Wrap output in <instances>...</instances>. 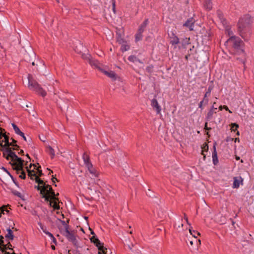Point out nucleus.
Here are the masks:
<instances>
[{"mask_svg":"<svg viewBox=\"0 0 254 254\" xmlns=\"http://www.w3.org/2000/svg\"><path fill=\"white\" fill-rule=\"evenodd\" d=\"M252 22V18L249 14L240 18L238 22V32L246 41H248L250 39L251 34L250 26Z\"/></svg>","mask_w":254,"mask_h":254,"instance_id":"obj_1","label":"nucleus"},{"mask_svg":"<svg viewBox=\"0 0 254 254\" xmlns=\"http://www.w3.org/2000/svg\"><path fill=\"white\" fill-rule=\"evenodd\" d=\"M227 42L232 44L233 48L236 51V54L242 56L241 58H236L237 60L245 64L246 62V53L244 50L245 44L243 41L239 37L232 36L227 40Z\"/></svg>","mask_w":254,"mask_h":254,"instance_id":"obj_2","label":"nucleus"},{"mask_svg":"<svg viewBox=\"0 0 254 254\" xmlns=\"http://www.w3.org/2000/svg\"><path fill=\"white\" fill-rule=\"evenodd\" d=\"M13 163L10 162L13 170H15L16 174H19V177L21 179H26V174L23 170L24 160L18 157L16 154L11 159Z\"/></svg>","mask_w":254,"mask_h":254,"instance_id":"obj_3","label":"nucleus"},{"mask_svg":"<svg viewBox=\"0 0 254 254\" xmlns=\"http://www.w3.org/2000/svg\"><path fill=\"white\" fill-rule=\"evenodd\" d=\"M27 78L28 80L27 87L30 90L35 91L40 94L42 97H45L47 95L46 92L34 78L32 74H29Z\"/></svg>","mask_w":254,"mask_h":254,"instance_id":"obj_4","label":"nucleus"},{"mask_svg":"<svg viewBox=\"0 0 254 254\" xmlns=\"http://www.w3.org/2000/svg\"><path fill=\"white\" fill-rule=\"evenodd\" d=\"M3 140L0 143V150L3 152V157L5 158L6 160H8L11 159L14 155L15 154V153L12 151V150L17 149L18 148H15L10 147V146H3L2 142Z\"/></svg>","mask_w":254,"mask_h":254,"instance_id":"obj_5","label":"nucleus"},{"mask_svg":"<svg viewBox=\"0 0 254 254\" xmlns=\"http://www.w3.org/2000/svg\"><path fill=\"white\" fill-rule=\"evenodd\" d=\"M63 234L67 239L71 242L75 246L77 247L78 246V241L74 235V231H70L69 229L67 230V229H66Z\"/></svg>","mask_w":254,"mask_h":254,"instance_id":"obj_6","label":"nucleus"},{"mask_svg":"<svg viewBox=\"0 0 254 254\" xmlns=\"http://www.w3.org/2000/svg\"><path fill=\"white\" fill-rule=\"evenodd\" d=\"M51 186L49 185H45V186H43L42 189H41V191L40 192V194L42 195V197L45 198V200L47 202H48L50 200V195L46 194V191L48 190L51 189Z\"/></svg>","mask_w":254,"mask_h":254,"instance_id":"obj_7","label":"nucleus"},{"mask_svg":"<svg viewBox=\"0 0 254 254\" xmlns=\"http://www.w3.org/2000/svg\"><path fill=\"white\" fill-rule=\"evenodd\" d=\"M105 75L110 77L112 80H116L118 77L117 75L113 71H107L104 68L101 71Z\"/></svg>","mask_w":254,"mask_h":254,"instance_id":"obj_8","label":"nucleus"},{"mask_svg":"<svg viewBox=\"0 0 254 254\" xmlns=\"http://www.w3.org/2000/svg\"><path fill=\"white\" fill-rule=\"evenodd\" d=\"M89 63L92 66H94L101 71H102V69H103V65L98 61L94 60L92 58L90 60Z\"/></svg>","mask_w":254,"mask_h":254,"instance_id":"obj_9","label":"nucleus"},{"mask_svg":"<svg viewBox=\"0 0 254 254\" xmlns=\"http://www.w3.org/2000/svg\"><path fill=\"white\" fill-rule=\"evenodd\" d=\"M151 106L156 111V113L159 114L161 112V107L159 106L157 101L155 99H153L151 101Z\"/></svg>","mask_w":254,"mask_h":254,"instance_id":"obj_10","label":"nucleus"},{"mask_svg":"<svg viewBox=\"0 0 254 254\" xmlns=\"http://www.w3.org/2000/svg\"><path fill=\"white\" fill-rule=\"evenodd\" d=\"M243 179L241 177H235L234 178V182L233 184V188H238L240 183L242 184Z\"/></svg>","mask_w":254,"mask_h":254,"instance_id":"obj_11","label":"nucleus"},{"mask_svg":"<svg viewBox=\"0 0 254 254\" xmlns=\"http://www.w3.org/2000/svg\"><path fill=\"white\" fill-rule=\"evenodd\" d=\"M82 158L84 160V163L86 165V167L88 169H90V168H92V164L90 161V158L89 156L86 154V153H84L82 156Z\"/></svg>","mask_w":254,"mask_h":254,"instance_id":"obj_12","label":"nucleus"},{"mask_svg":"<svg viewBox=\"0 0 254 254\" xmlns=\"http://www.w3.org/2000/svg\"><path fill=\"white\" fill-rule=\"evenodd\" d=\"M216 143H215L213 144V151L212 152L213 163L214 165H217V163H218V159L217 153L216 149Z\"/></svg>","mask_w":254,"mask_h":254,"instance_id":"obj_13","label":"nucleus"},{"mask_svg":"<svg viewBox=\"0 0 254 254\" xmlns=\"http://www.w3.org/2000/svg\"><path fill=\"white\" fill-rule=\"evenodd\" d=\"M194 20L192 18L188 19L187 21L183 24L184 26L187 27L190 30H193Z\"/></svg>","mask_w":254,"mask_h":254,"instance_id":"obj_14","label":"nucleus"},{"mask_svg":"<svg viewBox=\"0 0 254 254\" xmlns=\"http://www.w3.org/2000/svg\"><path fill=\"white\" fill-rule=\"evenodd\" d=\"M170 43L172 45H176L179 43V39L177 36H176L174 33H172L170 35Z\"/></svg>","mask_w":254,"mask_h":254,"instance_id":"obj_15","label":"nucleus"},{"mask_svg":"<svg viewBox=\"0 0 254 254\" xmlns=\"http://www.w3.org/2000/svg\"><path fill=\"white\" fill-rule=\"evenodd\" d=\"M46 194L50 195V200H59L58 198L56 197V194L52 188L46 191Z\"/></svg>","mask_w":254,"mask_h":254,"instance_id":"obj_16","label":"nucleus"},{"mask_svg":"<svg viewBox=\"0 0 254 254\" xmlns=\"http://www.w3.org/2000/svg\"><path fill=\"white\" fill-rule=\"evenodd\" d=\"M92 243L98 248L99 251L103 250V252L104 253L103 243H101L97 238L96 237Z\"/></svg>","mask_w":254,"mask_h":254,"instance_id":"obj_17","label":"nucleus"},{"mask_svg":"<svg viewBox=\"0 0 254 254\" xmlns=\"http://www.w3.org/2000/svg\"><path fill=\"white\" fill-rule=\"evenodd\" d=\"M216 110H217L216 107H211V108L210 109V110L209 111L207 114L206 120L207 121H210L212 119L213 114L214 113H216V112L215 111Z\"/></svg>","mask_w":254,"mask_h":254,"instance_id":"obj_18","label":"nucleus"},{"mask_svg":"<svg viewBox=\"0 0 254 254\" xmlns=\"http://www.w3.org/2000/svg\"><path fill=\"white\" fill-rule=\"evenodd\" d=\"M212 0H204L203 6L207 10H210L212 9Z\"/></svg>","mask_w":254,"mask_h":254,"instance_id":"obj_19","label":"nucleus"},{"mask_svg":"<svg viewBox=\"0 0 254 254\" xmlns=\"http://www.w3.org/2000/svg\"><path fill=\"white\" fill-rule=\"evenodd\" d=\"M3 137L4 139L5 144H3V146H12L13 147H16V148H19V146L17 144H12V143L9 142V137L7 135H4Z\"/></svg>","mask_w":254,"mask_h":254,"instance_id":"obj_20","label":"nucleus"},{"mask_svg":"<svg viewBox=\"0 0 254 254\" xmlns=\"http://www.w3.org/2000/svg\"><path fill=\"white\" fill-rule=\"evenodd\" d=\"M212 89H213V86L210 85L208 88L207 92L205 93L203 99L205 102L208 103V101H209L208 97L210 96L211 92Z\"/></svg>","mask_w":254,"mask_h":254,"instance_id":"obj_21","label":"nucleus"},{"mask_svg":"<svg viewBox=\"0 0 254 254\" xmlns=\"http://www.w3.org/2000/svg\"><path fill=\"white\" fill-rule=\"evenodd\" d=\"M26 168L27 171L28 172V176L29 177H30V179L31 180H34L33 177H35V178H36V177H38V176L35 173L34 170H29L28 167H26Z\"/></svg>","mask_w":254,"mask_h":254,"instance_id":"obj_22","label":"nucleus"},{"mask_svg":"<svg viewBox=\"0 0 254 254\" xmlns=\"http://www.w3.org/2000/svg\"><path fill=\"white\" fill-rule=\"evenodd\" d=\"M117 41L119 43L123 44L126 42L123 38L122 37L121 33L119 32H117Z\"/></svg>","mask_w":254,"mask_h":254,"instance_id":"obj_23","label":"nucleus"},{"mask_svg":"<svg viewBox=\"0 0 254 254\" xmlns=\"http://www.w3.org/2000/svg\"><path fill=\"white\" fill-rule=\"evenodd\" d=\"M7 231V234L5 235V238L10 240H13L14 236L12 230L10 228H8Z\"/></svg>","mask_w":254,"mask_h":254,"instance_id":"obj_24","label":"nucleus"},{"mask_svg":"<svg viewBox=\"0 0 254 254\" xmlns=\"http://www.w3.org/2000/svg\"><path fill=\"white\" fill-rule=\"evenodd\" d=\"M54 202H52L50 200L49 201V205L51 206H52L55 210H59L60 209V207L59 205L57 203V200H54Z\"/></svg>","mask_w":254,"mask_h":254,"instance_id":"obj_25","label":"nucleus"},{"mask_svg":"<svg viewBox=\"0 0 254 254\" xmlns=\"http://www.w3.org/2000/svg\"><path fill=\"white\" fill-rule=\"evenodd\" d=\"M47 152L51 156V158H53L55 156V151L54 149L50 146L47 147Z\"/></svg>","mask_w":254,"mask_h":254,"instance_id":"obj_26","label":"nucleus"},{"mask_svg":"<svg viewBox=\"0 0 254 254\" xmlns=\"http://www.w3.org/2000/svg\"><path fill=\"white\" fill-rule=\"evenodd\" d=\"M32 166H34V169H36L38 170V177H41L42 176L43 174L42 173V171L41 170H40L39 168H41V166H39V167L38 168H37V166L35 164H30V166H29V168H31Z\"/></svg>","mask_w":254,"mask_h":254,"instance_id":"obj_27","label":"nucleus"},{"mask_svg":"<svg viewBox=\"0 0 254 254\" xmlns=\"http://www.w3.org/2000/svg\"><path fill=\"white\" fill-rule=\"evenodd\" d=\"M12 126L15 131V132L17 134H23V132L22 131H20V130L19 129V128H18V127L14 124H12Z\"/></svg>","mask_w":254,"mask_h":254,"instance_id":"obj_28","label":"nucleus"},{"mask_svg":"<svg viewBox=\"0 0 254 254\" xmlns=\"http://www.w3.org/2000/svg\"><path fill=\"white\" fill-rule=\"evenodd\" d=\"M128 60L130 62H133V63L136 62H138L139 63H141L140 60L138 59H137L135 56H132H132H129L128 58Z\"/></svg>","mask_w":254,"mask_h":254,"instance_id":"obj_29","label":"nucleus"},{"mask_svg":"<svg viewBox=\"0 0 254 254\" xmlns=\"http://www.w3.org/2000/svg\"><path fill=\"white\" fill-rule=\"evenodd\" d=\"M8 247H6V245H3L2 246H3V248H1L0 247V251H1L2 253H4V252H5V250L6 249H9V250H12V249L11 248H10L9 247H11V245L10 244V243L9 242L8 243Z\"/></svg>","mask_w":254,"mask_h":254,"instance_id":"obj_30","label":"nucleus"},{"mask_svg":"<svg viewBox=\"0 0 254 254\" xmlns=\"http://www.w3.org/2000/svg\"><path fill=\"white\" fill-rule=\"evenodd\" d=\"M122 44L121 50L123 52L127 51L129 49V46L125 44V43Z\"/></svg>","mask_w":254,"mask_h":254,"instance_id":"obj_31","label":"nucleus"},{"mask_svg":"<svg viewBox=\"0 0 254 254\" xmlns=\"http://www.w3.org/2000/svg\"><path fill=\"white\" fill-rule=\"evenodd\" d=\"M35 182L38 184L39 185L41 186H45V183L42 180H41L38 177H36V178H35Z\"/></svg>","mask_w":254,"mask_h":254,"instance_id":"obj_32","label":"nucleus"},{"mask_svg":"<svg viewBox=\"0 0 254 254\" xmlns=\"http://www.w3.org/2000/svg\"><path fill=\"white\" fill-rule=\"evenodd\" d=\"M217 15L220 20L222 22L225 20L222 12L219 10L217 11Z\"/></svg>","mask_w":254,"mask_h":254,"instance_id":"obj_33","label":"nucleus"},{"mask_svg":"<svg viewBox=\"0 0 254 254\" xmlns=\"http://www.w3.org/2000/svg\"><path fill=\"white\" fill-rule=\"evenodd\" d=\"M7 206H3L0 207V217L2 213L4 214V212L6 211L7 213L9 212V211L7 209Z\"/></svg>","mask_w":254,"mask_h":254,"instance_id":"obj_34","label":"nucleus"},{"mask_svg":"<svg viewBox=\"0 0 254 254\" xmlns=\"http://www.w3.org/2000/svg\"><path fill=\"white\" fill-rule=\"evenodd\" d=\"M142 33H140L139 31H137V33L135 35V41L137 42L140 40H141L142 37Z\"/></svg>","mask_w":254,"mask_h":254,"instance_id":"obj_35","label":"nucleus"},{"mask_svg":"<svg viewBox=\"0 0 254 254\" xmlns=\"http://www.w3.org/2000/svg\"><path fill=\"white\" fill-rule=\"evenodd\" d=\"M82 57L83 59L86 60L88 61V62H90V60L92 59V57L89 54H83L82 55Z\"/></svg>","mask_w":254,"mask_h":254,"instance_id":"obj_36","label":"nucleus"},{"mask_svg":"<svg viewBox=\"0 0 254 254\" xmlns=\"http://www.w3.org/2000/svg\"><path fill=\"white\" fill-rule=\"evenodd\" d=\"M202 147V153L201 154L202 155H204L203 154V152L205 151H207L208 149V146L207 145V144L206 143H204L202 146L201 147Z\"/></svg>","mask_w":254,"mask_h":254,"instance_id":"obj_37","label":"nucleus"},{"mask_svg":"<svg viewBox=\"0 0 254 254\" xmlns=\"http://www.w3.org/2000/svg\"><path fill=\"white\" fill-rule=\"evenodd\" d=\"M189 231L190 233L194 237V238H196V235H200V233L199 232H195V231H192L190 228L189 229Z\"/></svg>","mask_w":254,"mask_h":254,"instance_id":"obj_38","label":"nucleus"},{"mask_svg":"<svg viewBox=\"0 0 254 254\" xmlns=\"http://www.w3.org/2000/svg\"><path fill=\"white\" fill-rule=\"evenodd\" d=\"M239 127V125L236 123L232 124L231 125V130L232 131H235L236 130H237V128Z\"/></svg>","mask_w":254,"mask_h":254,"instance_id":"obj_39","label":"nucleus"},{"mask_svg":"<svg viewBox=\"0 0 254 254\" xmlns=\"http://www.w3.org/2000/svg\"><path fill=\"white\" fill-rule=\"evenodd\" d=\"M208 103L205 102L204 100L203 99L200 102L198 107L199 108H201V109H203V106H205L207 105Z\"/></svg>","mask_w":254,"mask_h":254,"instance_id":"obj_40","label":"nucleus"},{"mask_svg":"<svg viewBox=\"0 0 254 254\" xmlns=\"http://www.w3.org/2000/svg\"><path fill=\"white\" fill-rule=\"evenodd\" d=\"M59 220L61 222L62 225L63 226H64L65 230H66V229H67V230L69 229V226L67 225V224L64 221H63V220H62L60 219H59Z\"/></svg>","mask_w":254,"mask_h":254,"instance_id":"obj_41","label":"nucleus"},{"mask_svg":"<svg viewBox=\"0 0 254 254\" xmlns=\"http://www.w3.org/2000/svg\"><path fill=\"white\" fill-rule=\"evenodd\" d=\"M220 110H222V109H225L226 111H228L229 113H232L231 111H230L227 106L224 105V106H220L219 107Z\"/></svg>","mask_w":254,"mask_h":254,"instance_id":"obj_42","label":"nucleus"},{"mask_svg":"<svg viewBox=\"0 0 254 254\" xmlns=\"http://www.w3.org/2000/svg\"><path fill=\"white\" fill-rule=\"evenodd\" d=\"M145 28L146 26L141 24L139 26L138 31H139L140 33H143Z\"/></svg>","mask_w":254,"mask_h":254,"instance_id":"obj_43","label":"nucleus"},{"mask_svg":"<svg viewBox=\"0 0 254 254\" xmlns=\"http://www.w3.org/2000/svg\"><path fill=\"white\" fill-rule=\"evenodd\" d=\"M64 7L62 8V11L63 12L65 11L66 12H68L69 11V8L67 7V6L63 4Z\"/></svg>","mask_w":254,"mask_h":254,"instance_id":"obj_44","label":"nucleus"},{"mask_svg":"<svg viewBox=\"0 0 254 254\" xmlns=\"http://www.w3.org/2000/svg\"><path fill=\"white\" fill-rule=\"evenodd\" d=\"M88 169L91 174H92L94 175L95 176H97V175H96V171L94 168H93V166L92 167V168H90V169Z\"/></svg>","mask_w":254,"mask_h":254,"instance_id":"obj_45","label":"nucleus"},{"mask_svg":"<svg viewBox=\"0 0 254 254\" xmlns=\"http://www.w3.org/2000/svg\"><path fill=\"white\" fill-rule=\"evenodd\" d=\"M38 225H39L40 228L42 230L43 232L44 233L45 231H47L46 228L42 225V224L40 222L38 223Z\"/></svg>","mask_w":254,"mask_h":254,"instance_id":"obj_46","label":"nucleus"},{"mask_svg":"<svg viewBox=\"0 0 254 254\" xmlns=\"http://www.w3.org/2000/svg\"><path fill=\"white\" fill-rule=\"evenodd\" d=\"M159 216L160 217V218H164L166 217V215L164 214V212L163 211H161L160 213H159L158 214Z\"/></svg>","mask_w":254,"mask_h":254,"instance_id":"obj_47","label":"nucleus"},{"mask_svg":"<svg viewBox=\"0 0 254 254\" xmlns=\"http://www.w3.org/2000/svg\"><path fill=\"white\" fill-rule=\"evenodd\" d=\"M44 233H45L46 235L49 236L51 239L54 237L52 233H51L50 232H49L47 231H44Z\"/></svg>","mask_w":254,"mask_h":254,"instance_id":"obj_48","label":"nucleus"},{"mask_svg":"<svg viewBox=\"0 0 254 254\" xmlns=\"http://www.w3.org/2000/svg\"><path fill=\"white\" fill-rule=\"evenodd\" d=\"M13 193L14 195L19 197H21V194L20 192H18V191H13Z\"/></svg>","mask_w":254,"mask_h":254,"instance_id":"obj_49","label":"nucleus"},{"mask_svg":"<svg viewBox=\"0 0 254 254\" xmlns=\"http://www.w3.org/2000/svg\"><path fill=\"white\" fill-rule=\"evenodd\" d=\"M184 219H185V220H186V221L187 223L189 226H190V224L189 223V222L188 218V217H187V215H186V213H184Z\"/></svg>","mask_w":254,"mask_h":254,"instance_id":"obj_50","label":"nucleus"},{"mask_svg":"<svg viewBox=\"0 0 254 254\" xmlns=\"http://www.w3.org/2000/svg\"><path fill=\"white\" fill-rule=\"evenodd\" d=\"M52 181L53 183V185H55V186H57V185L56 184H55V183L56 181H58L57 179L56 178H55V177H54V176H52Z\"/></svg>","mask_w":254,"mask_h":254,"instance_id":"obj_51","label":"nucleus"},{"mask_svg":"<svg viewBox=\"0 0 254 254\" xmlns=\"http://www.w3.org/2000/svg\"><path fill=\"white\" fill-rule=\"evenodd\" d=\"M10 176V177L11 178L13 183L17 186L18 187V183L16 181V180L14 179V178L12 176H11V175H9Z\"/></svg>","mask_w":254,"mask_h":254,"instance_id":"obj_52","label":"nucleus"},{"mask_svg":"<svg viewBox=\"0 0 254 254\" xmlns=\"http://www.w3.org/2000/svg\"><path fill=\"white\" fill-rule=\"evenodd\" d=\"M35 188L37 190H39L41 191V189L43 188V186H41L40 185L35 186Z\"/></svg>","mask_w":254,"mask_h":254,"instance_id":"obj_53","label":"nucleus"},{"mask_svg":"<svg viewBox=\"0 0 254 254\" xmlns=\"http://www.w3.org/2000/svg\"><path fill=\"white\" fill-rule=\"evenodd\" d=\"M0 131H1L0 132V138H1L2 137H3V135H6V134H5V132H4V133L3 132V131H5V130H4V129H2V130H0Z\"/></svg>","mask_w":254,"mask_h":254,"instance_id":"obj_54","label":"nucleus"},{"mask_svg":"<svg viewBox=\"0 0 254 254\" xmlns=\"http://www.w3.org/2000/svg\"><path fill=\"white\" fill-rule=\"evenodd\" d=\"M142 24L146 27L147 25L148 24V19H146Z\"/></svg>","mask_w":254,"mask_h":254,"instance_id":"obj_55","label":"nucleus"},{"mask_svg":"<svg viewBox=\"0 0 254 254\" xmlns=\"http://www.w3.org/2000/svg\"><path fill=\"white\" fill-rule=\"evenodd\" d=\"M142 24L146 27L147 25L148 24V19H146Z\"/></svg>","mask_w":254,"mask_h":254,"instance_id":"obj_56","label":"nucleus"},{"mask_svg":"<svg viewBox=\"0 0 254 254\" xmlns=\"http://www.w3.org/2000/svg\"><path fill=\"white\" fill-rule=\"evenodd\" d=\"M0 245H4L3 244V243H4V241H3V237L2 236H0Z\"/></svg>","mask_w":254,"mask_h":254,"instance_id":"obj_57","label":"nucleus"},{"mask_svg":"<svg viewBox=\"0 0 254 254\" xmlns=\"http://www.w3.org/2000/svg\"><path fill=\"white\" fill-rule=\"evenodd\" d=\"M228 34L229 36H233V33L230 29H227Z\"/></svg>","mask_w":254,"mask_h":254,"instance_id":"obj_58","label":"nucleus"},{"mask_svg":"<svg viewBox=\"0 0 254 254\" xmlns=\"http://www.w3.org/2000/svg\"><path fill=\"white\" fill-rule=\"evenodd\" d=\"M204 129H205L206 130H210L211 129V127H207V123H205V124Z\"/></svg>","mask_w":254,"mask_h":254,"instance_id":"obj_59","label":"nucleus"},{"mask_svg":"<svg viewBox=\"0 0 254 254\" xmlns=\"http://www.w3.org/2000/svg\"><path fill=\"white\" fill-rule=\"evenodd\" d=\"M18 135H20L21 136H22L23 138V139L25 140V141H27V139H26V137H25V136L24 135V134L23 133V134H19Z\"/></svg>","mask_w":254,"mask_h":254,"instance_id":"obj_60","label":"nucleus"},{"mask_svg":"<svg viewBox=\"0 0 254 254\" xmlns=\"http://www.w3.org/2000/svg\"><path fill=\"white\" fill-rule=\"evenodd\" d=\"M52 242H53L54 244H55L56 245V244H57V240H56V238H55L54 237H53L52 238Z\"/></svg>","mask_w":254,"mask_h":254,"instance_id":"obj_61","label":"nucleus"},{"mask_svg":"<svg viewBox=\"0 0 254 254\" xmlns=\"http://www.w3.org/2000/svg\"><path fill=\"white\" fill-rule=\"evenodd\" d=\"M96 238V236H93L91 238H90V241L92 243L93 242V241L94 240V239H95Z\"/></svg>","mask_w":254,"mask_h":254,"instance_id":"obj_62","label":"nucleus"},{"mask_svg":"<svg viewBox=\"0 0 254 254\" xmlns=\"http://www.w3.org/2000/svg\"><path fill=\"white\" fill-rule=\"evenodd\" d=\"M11 140H12V144H16L15 143H16L17 141L14 140L13 138H11Z\"/></svg>","mask_w":254,"mask_h":254,"instance_id":"obj_63","label":"nucleus"},{"mask_svg":"<svg viewBox=\"0 0 254 254\" xmlns=\"http://www.w3.org/2000/svg\"><path fill=\"white\" fill-rule=\"evenodd\" d=\"M18 154H20V155H24V151L23 150H21L20 151V152H18Z\"/></svg>","mask_w":254,"mask_h":254,"instance_id":"obj_64","label":"nucleus"}]
</instances>
